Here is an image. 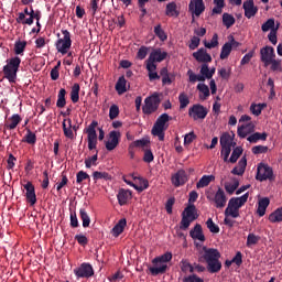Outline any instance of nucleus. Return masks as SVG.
<instances>
[{
  "label": "nucleus",
  "mask_w": 282,
  "mask_h": 282,
  "mask_svg": "<svg viewBox=\"0 0 282 282\" xmlns=\"http://www.w3.org/2000/svg\"><path fill=\"white\" fill-rule=\"evenodd\" d=\"M203 256L200 258L204 259V261L207 263V270L210 272V274H215L221 270V262L219 259H221V253L219 250L215 248H206L203 247Z\"/></svg>",
  "instance_id": "obj_1"
},
{
  "label": "nucleus",
  "mask_w": 282,
  "mask_h": 282,
  "mask_svg": "<svg viewBox=\"0 0 282 282\" xmlns=\"http://www.w3.org/2000/svg\"><path fill=\"white\" fill-rule=\"evenodd\" d=\"M173 259V253L165 252L162 256L155 257L152 260L153 267H150V273L152 276H158L159 274H165V272L169 270V262Z\"/></svg>",
  "instance_id": "obj_2"
},
{
  "label": "nucleus",
  "mask_w": 282,
  "mask_h": 282,
  "mask_svg": "<svg viewBox=\"0 0 282 282\" xmlns=\"http://www.w3.org/2000/svg\"><path fill=\"white\" fill-rule=\"evenodd\" d=\"M19 67H21V57L14 56L7 59V65L3 66V74L9 83H17Z\"/></svg>",
  "instance_id": "obj_3"
},
{
  "label": "nucleus",
  "mask_w": 282,
  "mask_h": 282,
  "mask_svg": "<svg viewBox=\"0 0 282 282\" xmlns=\"http://www.w3.org/2000/svg\"><path fill=\"white\" fill-rule=\"evenodd\" d=\"M199 215L197 214V207L191 204L182 213V219L180 224V230H188L191 228V224L195 221Z\"/></svg>",
  "instance_id": "obj_4"
},
{
  "label": "nucleus",
  "mask_w": 282,
  "mask_h": 282,
  "mask_svg": "<svg viewBox=\"0 0 282 282\" xmlns=\"http://www.w3.org/2000/svg\"><path fill=\"white\" fill-rule=\"evenodd\" d=\"M169 120H171V116L169 113H162L152 128V135L159 138L160 142H164V131L169 129Z\"/></svg>",
  "instance_id": "obj_5"
},
{
  "label": "nucleus",
  "mask_w": 282,
  "mask_h": 282,
  "mask_svg": "<svg viewBox=\"0 0 282 282\" xmlns=\"http://www.w3.org/2000/svg\"><path fill=\"white\" fill-rule=\"evenodd\" d=\"M162 99H160V95L154 93L152 96H149L144 99V105L142 107V112L144 116H151V113H155L158 109H160V104Z\"/></svg>",
  "instance_id": "obj_6"
},
{
  "label": "nucleus",
  "mask_w": 282,
  "mask_h": 282,
  "mask_svg": "<svg viewBox=\"0 0 282 282\" xmlns=\"http://www.w3.org/2000/svg\"><path fill=\"white\" fill-rule=\"evenodd\" d=\"M63 37L58 39L55 47L59 54L65 56L72 50V33L67 30H62Z\"/></svg>",
  "instance_id": "obj_7"
},
{
  "label": "nucleus",
  "mask_w": 282,
  "mask_h": 282,
  "mask_svg": "<svg viewBox=\"0 0 282 282\" xmlns=\"http://www.w3.org/2000/svg\"><path fill=\"white\" fill-rule=\"evenodd\" d=\"M256 180H258V182H265L267 180L273 182L274 170H272V167L265 163H259L257 167Z\"/></svg>",
  "instance_id": "obj_8"
},
{
  "label": "nucleus",
  "mask_w": 282,
  "mask_h": 282,
  "mask_svg": "<svg viewBox=\"0 0 282 282\" xmlns=\"http://www.w3.org/2000/svg\"><path fill=\"white\" fill-rule=\"evenodd\" d=\"M96 127H98V121H91L86 129L89 151H96V147H98V133L96 132Z\"/></svg>",
  "instance_id": "obj_9"
},
{
  "label": "nucleus",
  "mask_w": 282,
  "mask_h": 282,
  "mask_svg": "<svg viewBox=\"0 0 282 282\" xmlns=\"http://www.w3.org/2000/svg\"><path fill=\"white\" fill-rule=\"evenodd\" d=\"M188 116L193 120H205L206 116H208V109L202 104H196L188 109Z\"/></svg>",
  "instance_id": "obj_10"
},
{
  "label": "nucleus",
  "mask_w": 282,
  "mask_h": 282,
  "mask_svg": "<svg viewBox=\"0 0 282 282\" xmlns=\"http://www.w3.org/2000/svg\"><path fill=\"white\" fill-rule=\"evenodd\" d=\"M207 199L209 202H214L216 208H225L228 202V197H226V192H224L221 187L218 188L214 196L207 195Z\"/></svg>",
  "instance_id": "obj_11"
},
{
  "label": "nucleus",
  "mask_w": 282,
  "mask_h": 282,
  "mask_svg": "<svg viewBox=\"0 0 282 282\" xmlns=\"http://www.w3.org/2000/svg\"><path fill=\"white\" fill-rule=\"evenodd\" d=\"M188 10L193 14V22L195 21V17H202L204 10H206V6L204 4V0H191L188 4Z\"/></svg>",
  "instance_id": "obj_12"
},
{
  "label": "nucleus",
  "mask_w": 282,
  "mask_h": 282,
  "mask_svg": "<svg viewBox=\"0 0 282 282\" xmlns=\"http://www.w3.org/2000/svg\"><path fill=\"white\" fill-rule=\"evenodd\" d=\"M260 58L264 64V67H268L272 59L276 58V53H274V47L264 46L260 50Z\"/></svg>",
  "instance_id": "obj_13"
},
{
  "label": "nucleus",
  "mask_w": 282,
  "mask_h": 282,
  "mask_svg": "<svg viewBox=\"0 0 282 282\" xmlns=\"http://www.w3.org/2000/svg\"><path fill=\"white\" fill-rule=\"evenodd\" d=\"M77 279H89L94 274V267L89 263H82L80 267L74 269Z\"/></svg>",
  "instance_id": "obj_14"
},
{
  "label": "nucleus",
  "mask_w": 282,
  "mask_h": 282,
  "mask_svg": "<svg viewBox=\"0 0 282 282\" xmlns=\"http://www.w3.org/2000/svg\"><path fill=\"white\" fill-rule=\"evenodd\" d=\"M121 134L119 131H110L109 140L106 141V149L107 151H113L120 144Z\"/></svg>",
  "instance_id": "obj_15"
},
{
  "label": "nucleus",
  "mask_w": 282,
  "mask_h": 282,
  "mask_svg": "<svg viewBox=\"0 0 282 282\" xmlns=\"http://www.w3.org/2000/svg\"><path fill=\"white\" fill-rule=\"evenodd\" d=\"M24 191H26L25 197L28 204H30V206H34L36 204V189L34 188L32 182H28L24 185Z\"/></svg>",
  "instance_id": "obj_16"
},
{
  "label": "nucleus",
  "mask_w": 282,
  "mask_h": 282,
  "mask_svg": "<svg viewBox=\"0 0 282 282\" xmlns=\"http://www.w3.org/2000/svg\"><path fill=\"white\" fill-rule=\"evenodd\" d=\"M242 8L245 10V17L247 19H252V17H257V12H259V8L254 6V0L245 1Z\"/></svg>",
  "instance_id": "obj_17"
},
{
  "label": "nucleus",
  "mask_w": 282,
  "mask_h": 282,
  "mask_svg": "<svg viewBox=\"0 0 282 282\" xmlns=\"http://www.w3.org/2000/svg\"><path fill=\"white\" fill-rule=\"evenodd\" d=\"M193 56L197 63H213V57L208 52H206V48L202 47L197 52L193 53Z\"/></svg>",
  "instance_id": "obj_18"
},
{
  "label": "nucleus",
  "mask_w": 282,
  "mask_h": 282,
  "mask_svg": "<svg viewBox=\"0 0 282 282\" xmlns=\"http://www.w3.org/2000/svg\"><path fill=\"white\" fill-rule=\"evenodd\" d=\"M248 197H250L249 193L243 194L240 197H232L228 202V206H231V208H241L242 206H246V203L248 202Z\"/></svg>",
  "instance_id": "obj_19"
},
{
  "label": "nucleus",
  "mask_w": 282,
  "mask_h": 282,
  "mask_svg": "<svg viewBox=\"0 0 282 282\" xmlns=\"http://www.w3.org/2000/svg\"><path fill=\"white\" fill-rule=\"evenodd\" d=\"M132 193L130 189L121 188L117 194V199L119 202V206H126V204L131 199Z\"/></svg>",
  "instance_id": "obj_20"
},
{
  "label": "nucleus",
  "mask_w": 282,
  "mask_h": 282,
  "mask_svg": "<svg viewBox=\"0 0 282 282\" xmlns=\"http://www.w3.org/2000/svg\"><path fill=\"white\" fill-rule=\"evenodd\" d=\"M189 237H192V239H196L197 241H206V236H204L202 225L196 224L194 228L189 231Z\"/></svg>",
  "instance_id": "obj_21"
},
{
  "label": "nucleus",
  "mask_w": 282,
  "mask_h": 282,
  "mask_svg": "<svg viewBox=\"0 0 282 282\" xmlns=\"http://www.w3.org/2000/svg\"><path fill=\"white\" fill-rule=\"evenodd\" d=\"M127 228V218H121L111 229L112 237H120Z\"/></svg>",
  "instance_id": "obj_22"
},
{
  "label": "nucleus",
  "mask_w": 282,
  "mask_h": 282,
  "mask_svg": "<svg viewBox=\"0 0 282 282\" xmlns=\"http://www.w3.org/2000/svg\"><path fill=\"white\" fill-rule=\"evenodd\" d=\"M248 166V159L242 156L238 162V165L231 170L232 175H243L246 173V167Z\"/></svg>",
  "instance_id": "obj_23"
},
{
  "label": "nucleus",
  "mask_w": 282,
  "mask_h": 282,
  "mask_svg": "<svg viewBox=\"0 0 282 282\" xmlns=\"http://www.w3.org/2000/svg\"><path fill=\"white\" fill-rule=\"evenodd\" d=\"M268 206H270V198L263 197L259 199L258 209H257V214L259 215V217H263L265 215V210H268Z\"/></svg>",
  "instance_id": "obj_24"
},
{
  "label": "nucleus",
  "mask_w": 282,
  "mask_h": 282,
  "mask_svg": "<svg viewBox=\"0 0 282 282\" xmlns=\"http://www.w3.org/2000/svg\"><path fill=\"white\" fill-rule=\"evenodd\" d=\"M115 89L119 96H122V94H127V79L124 78V76L118 78Z\"/></svg>",
  "instance_id": "obj_25"
},
{
  "label": "nucleus",
  "mask_w": 282,
  "mask_h": 282,
  "mask_svg": "<svg viewBox=\"0 0 282 282\" xmlns=\"http://www.w3.org/2000/svg\"><path fill=\"white\" fill-rule=\"evenodd\" d=\"M166 56H167L166 52H162V50L158 48L150 54L149 58L154 61V63H162V61H164Z\"/></svg>",
  "instance_id": "obj_26"
},
{
  "label": "nucleus",
  "mask_w": 282,
  "mask_h": 282,
  "mask_svg": "<svg viewBox=\"0 0 282 282\" xmlns=\"http://www.w3.org/2000/svg\"><path fill=\"white\" fill-rule=\"evenodd\" d=\"M70 100L74 105L80 100V84L75 83L70 90Z\"/></svg>",
  "instance_id": "obj_27"
},
{
  "label": "nucleus",
  "mask_w": 282,
  "mask_h": 282,
  "mask_svg": "<svg viewBox=\"0 0 282 282\" xmlns=\"http://www.w3.org/2000/svg\"><path fill=\"white\" fill-rule=\"evenodd\" d=\"M254 129V124L252 122L247 123L246 126L238 127V135L239 138H247L249 133H252Z\"/></svg>",
  "instance_id": "obj_28"
},
{
  "label": "nucleus",
  "mask_w": 282,
  "mask_h": 282,
  "mask_svg": "<svg viewBox=\"0 0 282 282\" xmlns=\"http://www.w3.org/2000/svg\"><path fill=\"white\" fill-rule=\"evenodd\" d=\"M248 142H250L251 144H257V142H259V140H262L263 142H265V140H268V133L265 132H254L253 134L249 135L247 138Z\"/></svg>",
  "instance_id": "obj_29"
},
{
  "label": "nucleus",
  "mask_w": 282,
  "mask_h": 282,
  "mask_svg": "<svg viewBox=\"0 0 282 282\" xmlns=\"http://www.w3.org/2000/svg\"><path fill=\"white\" fill-rule=\"evenodd\" d=\"M210 182H215V175H203L196 183V188H206Z\"/></svg>",
  "instance_id": "obj_30"
},
{
  "label": "nucleus",
  "mask_w": 282,
  "mask_h": 282,
  "mask_svg": "<svg viewBox=\"0 0 282 282\" xmlns=\"http://www.w3.org/2000/svg\"><path fill=\"white\" fill-rule=\"evenodd\" d=\"M65 96H67V90H65V88L59 89L56 101V107L58 109H63V107L67 105V99H65Z\"/></svg>",
  "instance_id": "obj_31"
},
{
  "label": "nucleus",
  "mask_w": 282,
  "mask_h": 282,
  "mask_svg": "<svg viewBox=\"0 0 282 282\" xmlns=\"http://www.w3.org/2000/svg\"><path fill=\"white\" fill-rule=\"evenodd\" d=\"M269 221H271V224H279L282 221V207L275 209L269 215Z\"/></svg>",
  "instance_id": "obj_32"
},
{
  "label": "nucleus",
  "mask_w": 282,
  "mask_h": 282,
  "mask_svg": "<svg viewBox=\"0 0 282 282\" xmlns=\"http://www.w3.org/2000/svg\"><path fill=\"white\" fill-rule=\"evenodd\" d=\"M178 102H180V110L182 111L186 109L188 105H191V98H188V95H186L185 93H181L178 96Z\"/></svg>",
  "instance_id": "obj_33"
},
{
  "label": "nucleus",
  "mask_w": 282,
  "mask_h": 282,
  "mask_svg": "<svg viewBox=\"0 0 282 282\" xmlns=\"http://www.w3.org/2000/svg\"><path fill=\"white\" fill-rule=\"evenodd\" d=\"M230 52H232V44L226 42L221 47L220 59L226 61L230 56Z\"/></svg>",
  "instance_id": "obj_34"
},
{
  "label": "nucleus",
  "mask_w": 282,
  "mask_h": 282,
  "mask_svg": "<svg viewBox=\"0 0 282 282\" xmlns=\"http://www.w3.org/2000/svg\"><path fill=\"white\" fill-rule=\"evenodd\" d=\"M79 217L83 221V228H89V224H91V218H89V214H87V210H85V208L79 209Z\"/></svg>",
  "instance_id": "obj_35"
},
{
  "label": "nucleus",
  "mask_w": 282,
  "mask_h": 282,
  "mask_svg": "<svg viewBox=\"0 0 282 282\" xmlns=\"http://www.w3.org/2000/svg\"><path fill=\"white\" fill-rule=\"evenodd\" d=\"M10 123L7 124V129L10 131L14 130L15 127H19L21 123V116L19 115H12V117L9 119Z\"/></svg>",
  "instance_id": "obj_36"
},
{
  "label": "nucleus",
  "mask_w": 282,
  "mask_h": 282,
  "mask_svg": "<svg viewBox=\"0 0 282 282\" xmlns=\"http://www.w3.org/2000/svg\"><path fill=\"white\" fill-rule=\"evenodd\" d=\"M243 153V148L237 147L232 150L231 156L229 158L230 164H236L237 160L241 158V154Z\"/></svg>",
  "instance_id": "obj_37"
},
{
  "label": "nucleus",
  "mask_w": 282,
  "mask_h": 282,
  "mask_svg": "<svg viewBox=\"0 0 282 282\" xmlns=\"http://www.w3.org/2000/svg\"><path fill=\"white\" fill-rule=\"evenodd\" d=\"M232 137L230 135V133L225 132L223 133V135L220 137V147H231L232 148Z\"/></svg>",
  "instance_id": "obj_38"
},
{
  "label": "nucleus",
  "mask_w": 282,
  "mask_h": 282,
  "mask_svg": "<svg viewBox=\"0 0 282 282\" xmlns=\"http://www.w3.org/2000/svg\"><path fill=\"white\" fill-rule=\"evenodd\" d=\"M236 23L235 17H232V14L229 13H224L223 14V24L229 29L232 28V25Z\"/></svg>",
  "instance_id": "obj_39"
},
{
  "label": "nucleus",
  "mask_w": 282,
  "mask_h": 282,
  "mask_svg": "<svg viewBox=\"0 0 282 282\" xmlns=\"http://www.w3.org/2000/svg\"><path fill=\"white\" fill-rule=\"evenodd\" d=\"M214 9L213 14H221L224 8H226V1L225 0H214Z\"/></svg>",
  "instance_id": "obj_40"
},
{
  "label": "nucleus",
  "mask_w": 282,
  "mask_h": 282,
  "mask_svg": "<svg viewBox=\"0 0 282 282\" xmlns=\"http://www.w3.org/2000/svg\"><path fill=\"white\" fill-rule=\"evenodd\" d=\"M25 47H28V42L25 41H18L14 44V54L21 55L25 52Z\"/></svg>",
  "instance_id": "obj_41"
},
{
  "label": "nucleus",
  "mask_w": 282,
  "mask_h": 282,
  "mask_svg": "<svg viewBox=\"0 0 282 282\" xmlns=\"http://www.w3.org/2000/svg\"><path fill=\"white\" fill-rule=\"evenodd\" d=\"M225 217H232L234 219H237V217H239V209L228 205L225 209Z\"/></svg>",
  "instance_id": "obj_42"
},
{
  "label": "nucleus",
  "mask_w": 282,
  "mask_h": 282,
  "mask_svg": "<svg viewBox=\"0 0 282 282\" xmlns=\"http://www.w3.org/2000/svg\"><path fill=\"white\" fill-rule=\"evenodd\" d=\"M24 14L31 19H35V21H41V11H34V8L31 7V10L25 8Z\"/></svg>",
  "instance_id": "obj_43"
},
{
  "label": "nucleus",
  "mask_w": 282,
  "mask_h": 282,
  "mask_svg": "<svg viewBox=\"0 0 282 282\" xmlns=\"http://www.w3.org/2000/svg\"><path fill=\"white\" fill-rule=\"evenodd\" d=\"M205 47H207V50H213L215 47H217L219 45V35H217V33H215L210 40V42H204Z\"/></svg>",
  "instance_id": "obj_44"
},
{
  "label": "nucleus",
  "mask_w": 282,
  "mask_h": 282,
  "mask_svg": "<svg viewBox=\"0 0 282 282\" xmlns=\"http://www.w3.org/2000/svg\"><path fill=\"white\" fill-rule=\"evenodd\" d=\"M93 180H94L95 182H98V180H106V182H107V181L111 180V176H110V174L107 173V172H98V171H95V172L93 173Z\"/></svg>",
  "instance_id": "obj_45"
},
{
  "label": "nucleus",
  "mask_w": 282,
  "mask_h": 282,
  "mask_svg": "<svg viewBox=\"0 0 282 282\" xmlns=\"http://www.w3.org/2000/svg\"><path fill=\"white\" fill-rule=\"evenodd\" d=\"M264 107H267L265 104H251L250 111L253 116H261V111H263Z\"/></svg>",
  "instance_id": "obj_46"
},
{
  "label": "nucleus",
  "mask_w": 282,
  "mask_h": 282,
  "mask_svg": "<svg viewBox=\"0 0 282 282\" xmlns=\"http://www.w3.org/2000/svg\"><path fill=\"white\" fill-rule=\"evenodd\" d=\"M165 14L166 17H175L177 14V4L175 2L167 3Z\"/></svg>",
  "instance_id": "obj_47"
},
{
  "label": "nucleus",
  "mask_w": 282,
  "mask_h": 282,
  "mask_svg": "<svg viewBox=\"0 0 282 282\" xmlns=\"http://www.w3.org/2000/svg\"><path fill=\"white\" fill-rule=\"evenodd\" d=\"M62 127L65 138H68V140H74V130L72 129V126H67V123L63 121Z\"/></svg>",
  "instance_id": "obj_48"
},
{
  "label": "nucleus",
  "mask_w": 282,
  "mask_h": 282,
  "mask_svg": "<svg viewBox=\"0 0 282 282\" xmlns=\"http://www.w3.org/2000/svg\"><path fill=\"white\" fill-rule=\"evenodd\" d=\"M24 141L28 144H36V133L32 132V130L26 128V134L24 137Z\"/></svg>",
  "instance_id": "obj_49"
},
{
  "label": "nucleus",
  "mask_w": 282,
  "mask_h": 282,
  "mask_svg": "<svg viewBox=\"0 0 282 282\" xmlns=\"http://www.w3.org/2000/svg\"><path fill=\"white\" fill-rule=\"evenodd\" d=\"M154 34L155 36H158V39H160V41H166V39H169V36L166 35V32L162 30V24H158L154 28Z\"/></svg>",
  "instance_id": "obj_50"
},
{
  "label": "nucleus",
  "mask_w": 282,
  "mask_h": 282,
  "mask_svg": "<svg viewBox=\"0 0 282 282\" xmlns=\"http://www.w3.org/2000/svg\"><path fill=\"white\" fill-rule=\"evenodd\" d=\"M188 182V176H186V172L184 170L177 171V186H184V183Z\"/></svg>",
  "instance_id": "obj_51"
},
{
  "label": "nucleus",
  "mask_w": 282,
  "mask_h": 282,
  "mask_svg": "<svg viewBox=\"0 0 282 282\" xmlns=\"http://www.w3.org/2000/svg\"><path fill=\"white\" fill-rule=\"evenodd\" d=\"M98 150H96V154L85 160V166L86 169H89L90 166H97L98 163Z\"/></svg>",
  "instance_id": "obj_52"
},
{
  "label": "nucleus",
  "mask_w": 282,
  "mask_h": 282,
  "mask_svg": "<svg viewBox=\"0 0 282 282\" xmlns=\"http://www.w3.org/2000/svg\"><path fill=\"white\" fill-rule=\"evenodd\" d=\"M85 180H88V182H89L91 180V177L89 176V174H87V172L79 171L76 174V183L77 184H83V182H85Z\"/></svg>",
  "instance_id": "obj_53"
},
{
  "label": "nucleus",
  "mask_w": 282,
  "mask_h": 282,
  "mask_svg": "<svg viewBox=\"0 0 282 282\" xmlns=\"http://www.w3.org/2000/svg\"><path fill=\"white\" fill-rule=\"evenodd\" d=\"M206 226L209 232H214L215 235L219 234V226H217L215 221H213V218L207 219Z\"/></svg>",
  "instance_id": "obj_54"
},
{
  "label": "nucleus",
  "mask_w": 282,
  "mask_h": 282,
  "mask_svg": "<svg viewBox=\"0 0 282 282\" xmlns=\"http://www.w3.org/2000/svg\"><path fill=\"white\" fill-rule=\"evenodd\" d=\"M259 236L254 234H249L247 237V248H250L251 246H257L259 243Z\"/></svg>",
  "instance_id": "obj_55"
},
{
  "label": "nucleus",
  "mask_w": 282,
  "mask_h": 282,
  "mask_svg": "<svg viewBox=\"0 0 282 282\" xmlns=\"http://www.w3.org/2000/svg\"><path fill=\"white\" fill-rule=\"evenodd\" d=\"M118 116H120V108L118 107V105L110 106V109H109L110 120H116V118H118Z\"/></svg>",
  "instance_id": "obj_56"
},
{
  "label": "nucleus",
  "mask_w": 282,
  "mask_h": 282,
  "mask_svg": "<svg viewBox=\"0 0 282 282\" xmlns=\"http://www.w3.org/2000/svg\"><path fill=\"white\" fill-rule=\"evenodd\" d=\"M232 152L231 147H223L220 151V155L223 156L224 162H229L228 158H230V153Z\"/></svg>",
  "instance_id": "obj_57"
},
{
  "label": "nucleus",
  "mask_w": 282,
  "mask_h": 282,
  "mask_svg": "<svg viewBox=\"0 0 282 282\" xmlns=\"http://www.w3.org/2000/svg\"><path fill=\"white\" fill-rule=\"evenodd\" d=\"M197 89L198 91H200V94L204 95L205 99L208 98V96H210V88H208L206 84H198Z\"/></svg>",
  "instance_id": "obj_58"
},
{
  "label": "nucleus",
  "mask_w": 282,
  "mask_h": 282,
  "mask_svg": "<svg viewBox=\"0 0 282 282\" xmlns=\"http://www.w3.org/2000/svg\"><path fill=\"white\" fill-rule=\"evenodd\" d=\"M271 65V72H281V59H276V57H273L270 62Z\"/></svg>",
  "instance_id": "obj_59"
},
{
  "label": "nucleus",
  "mask_w": 282,
  "mask_h": 282,
  "mask_svg": "<svg viewBox=\"0 0 282 282\" xmlns=\"http://www.w3.org/2000/svg\"><path fill=\"white\" fill-rule=\"evenodd\" d=\"M153 160H154L153 152L151 151V149L147 148L144 150L143 162L151 164V162H153Z\"/></svg>",
  "instance_id": "obj_60"
},
{
  "label": "nucleus",
  "mask_w": 282,
  "mask_h": 282,
  "mask_svg": "<svg viewBox=\"0 0 282 282\" xmlns=\"http://www.w3.org/2000/svg\"><path fill=\"white\" fill-rule=\"evenodd\" d=\"M269 30H274V19H269L262 24V32H269Z\"/></svg>",
  "instance_id": "obj_61"
},
{
  "label": "nucleus",
  "mask_w": 282,
  "mask_h": 282,
  "mask_svg": "<svg viewBox=\"0 0 282 282\" xmlns=\"http://www.w3.org/2000/svg\"><path fill=\"white\" fill-rule=\"evenodd\" d=\"M253 155H261V153H265L268 151V147L265 145H256L252 148Z\"/></svg>",
  "instance_id": "obj_62"
},
{
  "label": "nucleus",
  "mask_w": 282,
  "mask_h": 282,
  "mask_svg": "<svg viewBox=\"0 0 282 282\" xmlns=\"http://www.w3.org/2000/svg\"><path fill=\"white\" fill-rule=\"evenodd\" d=\"M181 270L183 272H195V268L188 261L181 262Z\"/></svg>",
  "instance_id": "obj_63"
},
{
  "label": "nucleus",
  "mask_w": 282,
  "mask_h": 282,
  "mask_svg": "<svg viewBox=\"0 0 282 282\" xmlns=\"http://www.w3.org/2000/svg\"><path fill=\"white\" fill-rule=\"evenodd\" d=\"M183 282H204V279L197 276V274H192L185 278Z\"/></svg>",
  "instance_id": "obj_64"
}]
</instances>
